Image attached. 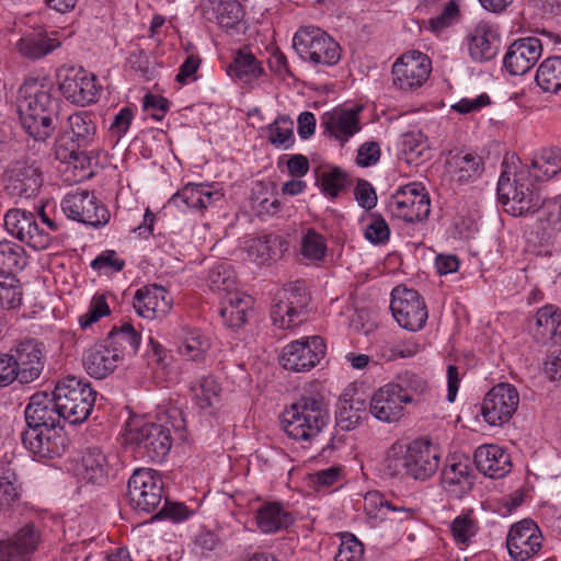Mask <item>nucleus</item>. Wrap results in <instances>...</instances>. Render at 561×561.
Listing matches in <instances>:
<instances>
[{"mask_svg":"<svg viewBox=\"0 0 561 561\" xmlns=\"http://www.w3.org/2000/svg\"><path fill=\"white\" fill-rule=\"evenodd\" d=\"M53 91L44 78H28L19 90L22 125L35 140H46L57 127L59 102Z\"/></svg>","mask_w":561,"mask_h":561,"instance_id":"1","label":"nucleus"},{"mask_svg":"<svg viewBox=\"0 0 561 561\" xmlns=\"http://www.w3.org/2000/svg\"><path fill=\"white\" fill-rule=\"evenodd\" d=\"M330 413L320 396H302L282 414L284 432L295 440H311L328 425Z\"/></svg>","mask_w":561,"mask_h":561,"instance_id":"2","label":"nucleus"},{"mask_svg":"<svg viewBox=\"0 0 561 561\" xmlns=\"http://www.w3.org/2000/svg\"><path fill=\"white\" fill-rule=\"evenodd\" d=\"M125 443L138 457L162 461L172 447L171 428L161 423L134 416L126 423Z\"/></svg>","mask_w":561,"mask_h":561,"instance_id":"3","label":"nucleus"},{"mask_svg":"<svg viewBox=\"0 0 561 561\" xmlns=\"http://www.w3.org/2000/svg\"><path fill=\"white\" fill-rule=\"evenodd\" d=\"M53 394L64 421L71 425L81 424L89 417L96 398L90 382L73 375L58 379Z\"/></svg>","mask_w":561,"mask_h":561,"instance_id":"4","label":"nucleus"},{"mask_svg":"<svg viewBox=\"0 0 561 561\" xmlns=\"http://www.w3.org/2000/svg\"><path fill=\"white\" fill-rule=\"evenodd\" d=\"M293 47L302 60L313 66L331 67L341 59L339 43L316 26L300 27L294 35Z\"/></svg>","mask_w":561,"mask_h":561,"instance_id":"5","label":"nucleus"},{"mask_svg":"<svg viewBox=\"0 0 561 561\" xmlns=\"http://www.w3.org/2000/svg\"><path fill=\"white\" fill-rule=\"evenodd\" d=\"M310 296L305 283L297 280L277 289L272 298L271 319L279 329H290L307 319Z\"/></svg>","mask_w":561,"mask_h":561,"instance_id":"6","label":"nucleus"},{"mask_svg":"<svg viewBox=\"0 0 561 561\" xmlns=\"http://www.w3.org/2000/svg\"><path fill=\"white\" fill-rule=\"evenodd\" d=\"M497 196L506 211L515 217L535 213L542 197L533 178H499Z\"/></svg>","mask_w":561,"mask_h":561,"instance_id":"7","label":"nucleus"},{"mask_svg":"<svg viewBox=\"0 0 561 561\" xmlns=\"http://www.w3.org/2000/svg\"><path fill=\"white\" fill-rule=\"evenodd\" d=\"M127 496L134 511L154 512L163 499V481L160 473L150 468L136 469L128 480Z\"/></svg>","mask_w":561,"mask_h":561,"instance_id":"8","label":"nucleus"},{"mask_svg":"<svg viewBox=\"0 0 561 561\" xmlns=\"http://www.w3.org/2000/svg\"><path fill=\"white\" fill-rule=\"evenodd\" d=\"M60 207L68 219L93 228L105 226L111 217L105 205L88 190L77 188L67 193L60 202Z\"/></svg>","mask_w":561,"mask_h":561,"instance_id":"9","label":"nucleus"},{"mask_svg":"<svg viewBox=\"0 0 561 561\" xmlns=\"http://www.w3.org/2000/svg\"><path fill=\"white\" fill-rule=\"evenodd\" d=\"M391 216L405 222H420L427 219L431 213L428 193L422 183L413 182L397 190L387 205Z\"/></svg>","mask_w":561,"mask_h":561,"instance_id":"10","label":"nucleus"},{"mask_svg":"<svg viewBox=\"0 0 561 561\" xmlns=\"http://www.w3.org/2000/svg\"><path fill=\"white\" fill-rule=\"evenodd\" d=\"M56 79L67 101L85 106L98 100L96 78L82 67L64 65L57 69Z\"/></svg>","mask_w":561,"mask_h":561,"instance_id":"11","label":"nucleus"},{"mask_svg":"<svg viewBox=\"0 0 561 561\" xmlns=\"http://www.w3.org/2000/svg\"><path fill=\"white\" fill-rule=\"evenodd\" d=\"M391 297L390 309L401 328L413 332L424 328L428 313L423 298L415 289L398 286Z\"/></svg>","mask_w":561,"mask_h":561,"instance_id":"12","label":"nucleus"},{"mask_svg":"<svg viewBox=\"0 0 561 561\" xmlns=\"http://www.w3.org/2000/svg\"><path fill=\"white\" fill-rule=\"evenodd\" d=\"M431 71L432 61L425 54L407 51L392 66L393 87L402 92H413L427 81Z\"/></svg>","mask_w":561,"mask_h":561,"instance_id":"13","label":"nucleus"},{"mask_svg":"<svg viewBox=\"0 0 561 561\" xmlns=\"http://www.w3.org/2000/svg\"><path fill=\"white\" fill-rule=\"evenodd\" d=\"M519 403V393L511 383L494 386L484 397L481 414L492 426L502 425L511 420Z\"/></svg>","mask_w":561,"mask_h":561,"instance_id":"14","label":"nucleus"},{"mask_svg":"<svg viewBox=\"0 0 561 561\" xmlns=\"http://www.w3.org/2000/svg\"><path fill=\"white\" fill-rule=\"evenodd\" d=\"M21 439L25 448L39 459L60 457L69 447V438L61 425L26 430Z\"/></svg>","mask_w":561,"mask_h":561,"instance_id":"15","label":"nucleus"},{"mask_svg":"<svg viewBox=\"0 0 561 561\" xmlns=\"http://www.w3.org/2000/svg\"><path fill=\"white\" fill-rule=\"evenodd\" d=\"M325 354L323 339L314 335L288 344L282 354V365L291 371H307L313 368Z\"/></svg>","mask_w":561,"mask_h":561,"instance_id":"16","label":"nucleus"},{"mask_svg":"<svg viewBox=\"0 0 561 561\" xmlns=\"http://www.w3.org/2000/svg\"><path fill=\"white\" fill-rule=\"evenodd\" d=\"M203 16L230 35L244 32V9L238 0H202Z\"/></svg>","mask_w":561,"mask_h":561,"instance_id":"17","label":"nucleus"},{"mask_svg":"<svg viewBox=\"0 0 561 561\" xmlns=\"http://www.w3.org/2000/svg\"><path fill=\"white\" fill-rule=\"evenodd\" d=\"M542 536L531 519H523L510 528L506 547L513 561H527L541 548Z\"/></svg>","mask_w":561,"mask_h":561,"instance_id":"18","label":"nucleus"},{"mask_svg":"<svg viewBox=\"0 0 561 561\" xmlns=\"http://www.w3.org/2000/svg\"><path fill=\"white\" fill-rule=\"evenodd\" d=\"M27 430H41L61 425L64 414L54 394L46 391L34 393L24 410Z\"/></svg>","mask_w":561,"mask_h":561,"instance_id":"19","label":"nucleus"},{"mask_svg":"<svg viewBox=\"0 0 561 561\" xmlns=\"http://www.w3.org/2000/svg\"><path fill=\"white\" fill-rule=\"evenodd\" d=\"M541 54L542 44L539 38H519L508 47L503 64L511 75L523 76L536 65Z\"/></svg>","mask_w":561,"mask_h":561,"instance_id":"20","label":"nucleus"},{"mask_svg":"<svg viewBox=\"0 0 561 561\" xmlns=\"http://www.w3.org/2000/svg\"><path fill=\"white\" fill-rule=\"evenodd\" d=\"M42 541L41 525L34 522L23 524L13 536L0 541V554L30 561Z\"/></svg>","mask_w":561,"mask_h":561,"instance_id":"21","label":"nucleus"},{"mask_svg":"<svg viewBox=\"0 0 561 561\" xmlns=\"http://www.w3.org/2000/svg\"><path fill=\"white\" fill-rule=\"evenodd\" d=\"M21 383H30L37 379L44 368V347L36 340H25L11 348Z\"/></svg>","mask_w":561,"mask_h":561,"instance_id":"22","label":"nucleus"},{"mask_svg":"<svg viewBox=\"0 0 561 561\" xmlns=\"http://www.w3.org/2000/svg\"><path fill=\"white\" fill-rule=\"evenodd\" d=\"M359 111L360 107H336L325 112L321 116V127L324 128V134L333 137L343 146L360 130Z\"/></svg>","mask_w":561,"mask_h":561,"instance_id":"23","label":"nucleus"},{"mask_svg":"<svg viewBox=\"0 0 561 561\" xmlns=\"http://www.w3.org/2000/svg\"><path fill=\"white\" fill-rule=\"evenodd\" d=\"M403 398L407 397L403 394ZM405 404L408 403L402 399V394L389 382L373 394L369 401V412L379 421L392 423L403 416Z\"/></svg>","mask_w":561,"mask_h":561,"instance_id":"24","label":"nucleus"},{"mask_svg":"<svg viewBox=\"0 0 561 561\" xmlns=\"http://www.w3.org/2000/svg\"><path fill=\"white\" fill-rule=\"evenodd\" d=\"M501 38L497 28L489 22H479L469 35V54L477 62L490 61L500 51Z\"/></svg>","mask_w":561,"mask_h":561,"instance_id":"25","label":"nucleus"},{"mask_svg":"<svg viewBox=\"0 0 561 561\" xmlns=\"http://www.w3.org/2000/svg\"><path fill=\"white\" fill-rule=\"evenodd\" d=\"M133 306L140 317L153 320L165 317L172 307V302L168 298V291L162 286L150 285L136 291Z\"/></svg>","mask_w":561,"mask_h":561,"instance_id":"26","label":"nucleus"},{"mask_svg":"<svg viewBox=\"0 0 561 561\" xmlns=\"http://www.w3.org/2000/svg\"><path fill=\"white\" fill-rule=\"evenodd\" d=\"M409 477L425 481L438 469L439 454L430 443L414 440L408 446Z\"/></svg>","mask_w":561,"mask_h":561,"instance_id":"27","label":"nucleus"},{"mask_svg":"<svg viewBox=\"0 0 561 561\" xmlns=\"http://www.w3.org/2000/svg\"><path fill=\"white\" fill-rule=\"evenodd\" d=\"M473 460L477 469L491 479L503 478L512 470L511 455L495 444L479 446Z\"/></svg>","mask_w":561,"mask_h":561,"instance_id":"28","label":"nucleus"},{"mask_svg":"<svg viewBox=\"0 0 561 561\" xmlns=\"http://www.w3.org/2000/svg\"><path fill=\"white\" fill-rule=\"evenodd\" d=\"M22 495L20 482L12 460L4 455L0 459V518L8 517L19 505Z\"/></svg>","mask_w":561,"mask_h":561,"instance_id":"29","label":"nucleus"},{"mask_svg":"<svg viewBox=\"0 0 561 561\" xmlns=\"http://www.w3.org/2000/svg\"><path fill=\"white\" fill-rule=\"evenodd\" d=\"M121 360L116 350H113L105 341L93 345L82 356L87 373L96 379H103L112 374Z\"/></svg>","mask_w":561,"mask_h":561,"instance_id":"30","label":"nucleus"},{"mask_svg":"<svg viewBox=\"0 0 561 561\" xmlns=\"http://www.w3.org/2000/svg\"><path fill=\"white\" fill-rule=\"evenodd\" d=\"M220 316L228 328L239 329L252 312L253 299L239 291L226 294L222 297Z\"/></svg>","mask_w":561,"mask_h":561,"instance_id":"31","label":"nucleus"},{"mask_svg":"<svg viewBox=\"0 0 561 561\" xmlns=\"http://www.w3.org/2000/svg\"><path fill=\"white\" fill-rule=\"evenodd\" d=\"M444 489L455 497H462L473 486V477L468 461H453L442 471Z\"/></svg>","mask_w":561,"mask_h":561,"instance_id":"32","label":"nucleus"},{"mask_svg":"<svg viewBox=\"0 0 561 561\" xmlns=\"http://www.w3.org/2000/svg\"><path fill=\"white\" fill-rule=\"evenodd\" d=\"M256 526L264 534L277 533L294 524L293 514L279 502H267L256 512Z\"/></svg>","mask_w":561,"mask_h":561,"instance_id":"33","label":"nucleus"},{"mask_svg":"<svg viewBox=\"0 0 561 561\" xmlns=\"http://www.w3.org/2000/svg\"><path fill=\"white\" fill-rule=\"evenodd\" d=\"M534 337L540 343L556 342L561 337V310L554 306L540 308L531 327Z\"/></svg>","mask_w":561,"mask_h":561,"instance_id":"34","label":"nucleus"},{"mask_svg":"<svg viewBox=\"0 0 561 561\" xmlns=\"http://www.w3.org/2000/svg\"><path fill=\"white\" fill-rule=\"evenodd\" d=\"M110 465L106 455L98 447L88 448L81 458L79 474L82 480L92 484L107 481Z\"/></svg>","mask_w":561,"mask_h":561,"instance_id":"35","label":"nucleus"},{"mask_svg":"<svg viewBox=\"0 0 561 561\" xmlns=\"http://www.w3.org/2000/svg\"><path fill=\"white\" fill-rule=\"evenodd\" d=\"M67 123V131L71 135V147L87 148L94 141L96 124L93 113L88 111L76 112L68 117Z\"/></svg>","mask_w":561,"mask_h":561,"instance_id":"36","label":"nucleus"},{"mask_svg":"<svg viewBox=\"0 0 561 561\" xmlns=\"http://www.w3.org/2000/svg\"><path fill=\"white\" fill-rule=\"evenodd\" d=\"M227 73L233 80L248 84L262 77L264 68L250 50L239 49L227 67Z\"/></svg>","mask_w":561,"mask_h":561,"instance_id":"37","label":"nucleus"},{"mask_svg":"<svg viewBox=\"0 0 561 561\" xmlns=\"http://www.w3.org/2000/svg\"><path fill=\"white\" fill-rule=\"evenodd\" d=\"M224 194L214 185L187 183L173 198L182 201L191 208L204 209L222 198Z\"/></svg>","mask_w":561,"mask_h":561,"instance_id":"38","label":"nucleus"},{"mask_svg":"<svg viewBox=\"0 0 561 561\" xmlns=\"http://www.w3.org/2000/svg\"><path fill=\"white\" fill-rule=\"evenodd\" d=\"M287 242L279 236L267 234L251 241L248 252L259 263H267L280 259L287 251Z\"/></svg>","mask_w":561,"mask_h":561,"instance_id":"39","label":"nucleus"},{"mask_svg":"<svg viewBox=\"0 0 561 561\" xmlns=\"http://www.w3.org/2000/svg\"><path fill=\"white\" fill-rule=\"evenodd\" d=\"M140 334L130 323H124L121 328H114L104 340L113 350H116L118 357L135 355L140 345Z\"/></svg>","mask_w":561,"mask_h":561,"instance_id":"40","label":"nucleus"},{"mask_svg":"<svg viewBox=\"0 0 561 561\" xmlns=\"http://www.w3.org/2000/svg\"><path fill=\"white\" fill-rule=\"evenodd\" d=\"M210 339L198 329H183L179 353L191 360H203L210 348Z\"/></svg>","mask_w":561,"mask_h":561,"instance_id":"41","label":"nucleus"},{"mask_svg":"<svg viewBox=\"0 0 561 561\" xmlns=\"http://www.w3.org/2000/svg\"><path fill=\"white\" fill-rule=\"evenodd\" d=\"M59 46L57 39L50 38L43 33H31L24 35L16 43L19 53L30 59H38Z\"/></svg>","mask_w":561,"mask_h":561,"instance_id":"42","label":"nucleus"},{"mask_svg":"<svg viewBox=\"0 0 561 561\" xmlns=\"http://www.w3.org/2000/svg\"><path fill=\"white\" fill-rule=\"evenodd\" d=\"M535 80L542 91L558 93L561 90V56L546 58L539 65Z\"/></svg>","mask_w":561,"mask_h":561,"instance_id":"43","label":"nucleus"},{"mask_svg":"<svg viewBox=\"0 0 561 561\" xmlns=\"http://www.w3.org/2000/svg\"><path fill=\"white\" fill-rule=\"evenodd\" d=\"M428 142L426 136L420 131H409L402 135L400 160L408 164L419 163L428 154Z\"/></svg>","mask_w":561,"mask_h":561,"instance_id":"44","label":"nucleus"},{"mask_svg":"<svg viewBox=\"0 0 561 561\" xmlns=\"http://www.w3.org/2000/svg\"><path fill=\"white\" fill-rule=\"evenodd\" d=\"M25 265V251L21 245L7 240L0 241V274H14Z\"/></svg>","mask_w":561,"mask_h":561,"instance_id":"45","label":"nucleus"},{"mask_svg":"<svg viewBox=\"0 0 561 561\" xmlns=\"http://www.w3.org/2000/svg\"><path fill=\"white\" fill-rule=\"evenodd\" d=\"M23 289L14 274H0V309L11 310L21 306Z\"/></svg>","mask_w":561,"mask_h":561,"instance_id":"46","label":"nucleus"},{"mask_svg":"<svg viewBox=\"0 0 561 561\" xmlns=\"http://www.w3.org/2000/svg\"><path fill=\"white\" fill-rule=\"evenodd\" d=\"M192 391L196 404L207 409L219 402L221 388L213 376H203L192 386Z\"/></svg>","mask_w":561,"mask_h":561,"instance_id":"47","label":"nucleus"},{"mask_svg":"<svg viewBox=\"0 0 561 561\" xmlns=\"http://www.w3.org/2000/svg\"><path fill=\"white\" fill-rule=\"evenodd\" d=\"M56 159L65 167L59 169L62 173H76L77 171L85 172L91 165V159L77 147L70 149L57 146L55 151Z\"/></svg>","mask_w":561,"mask_h":561,"instance_id":"48","label":"nucleus"},{"mask_svg":"<svg viewBox=\"0 0 561 561\" xmlns=\"http://www.w3.org/2000/svg\"><path fill=\"white\" fill-rule=\"evenodd\" d=\"M390 385L394 386L400 394L407 397L402 398L407 403L413 402L414 396L424 394L428 390L427 382L411 371L399 374L396 380L390 382Z\"/></svg>","mask_w":561,"mask_h":561,"instance_id":"49","label":"nucleus"},{"mask_svg":"<svg viewBox=\"0 0 561 561\" xmlns=\"http://www.w3.org/2000/svg\"><path fill=\"white\" fill-rule=\"evenodd\" d=\"M294 123L287 116H278L273 123L267 126L268 140L277 147L288 149L295 142L293 131Z\"/></svg>","mask_w":561,"mask_h":561,"instance_id":"50","label":"nucleus"},{"mask_svg":"<svg viewBox=\"0 0 561 561\" xmlns=\"http://www.w3.org/2000/svg\"><path fill=\"white\" fill-rule=\"evenodd\" d=\"M236 285V275L229 264L221 263L209 271L208 286L211 290L234 293Z\"/></svg>","mask_w":561,"mask_h":561,"instance_id":"51","label":"nucleus"},{"mask_svg":"<svg viewBox=\"0 0 561 561\" xmlns=\"http://www.w3.org/2000/svg\"><path fill=\"white\" fill-rule=\"evenodd\" d=\"M542 218L540 219L541 227L548 238L553 233L561 231V196L543 202Z\"/></svg>","mask_w":561,"mask_h":561,"instance_id":"52","label":"nucleus"},{"mask_svg":"<svg viewBox=\"0 0 561 561\" xmlns=\"http://www.w3.org/2000/svg\"><path fill=\"white\" fill-rule=\"evenodd\" d=\"M390 507V501L378 491H369L364 497V511L367 517L375 523H380L387 518V508Z\"/></svg>","mask_w":561,"mask_h":561,"instance_id":"53","label":"nucleus"},{"mask_svg":"<svg viewBox=\"0 0 561 561\" xmlns=\"http://www.w3.org/2000/svg\"><path fill=\"white\" fill-rule=\"evenodd\" d=\"M41 186V178H9L5 191L10 196L30 198L37 194Z\"/></svg>","mask_w":561,"mask_h":561,"instance_id":"54","label":"nucleus"},{"mask_svg":"<svg viewBox=\"0 0 561 561\" xmlns=\"http://www.w3.org/2000/svg\"><path fill=\"white\" fill-rule=\"evenodd\" d=\"M531 167L543 175H558L561 172V150L554 148L545 149L533 161Z\"/></svg>","mask_w":561,"mask_h":561,"instance_id":"55","label":"nucleus"},{"mask_svg":"<svg viewBox=\"0 0 561 561\" xmlns=\"http://www.w3.org/2000/svg\"><path fill=\"white\" fill-rule=\"evenodd\" d=\"M32 211L16 208L10 209L4 216V226L11 234L21 240L23 238L24 231L26 230V227L32 225Z\"/></svg>","mask_w":561,"mask_h":561,"instance_id":"56","label":"nucleus"},{"mask_svg":"<svg viewBox=\"0 0 561 561\" xmlns=\"http://www.w3.org/2000/svg\"><path fill=\"white\" fill-rule=\"evenodd\" d=\"M327 245L323 237L310 229L304 236L301 241V253L311 260H321L325 254Z\"/></svg>","mask_w":561,"mask_h":561,"instance_id":"57","label":"nucleus"},{"mask_svg":"<svg viewBox=\"0 0 561 561\" xmlns=\"http://www.w3.org/2000/svg\"><path fill=\"white\" fill-rule=\"evenodd\" d=\"M362 417L363 416L352 408V404L347 402L346 396L340 399L337 410L335 412V420L341 430L351 431L355 428Z\"/></svg>","mask_w":561,"mask_h":561,"instance_id":"58","label":"nucleus"},{"mask_svg":"<svg viewBox=\"0 0 561 561\" xmlns=\"http://www.w3.org/2000/svg\"><path fill=\"white\" fill-rule=\"evenodd\" d=\"M192 515V511L184 503L170 501L164 497L162 507L156 512L154 519H170L174 523L186 520Z\"/></svg>","mask_w":561,"mask_h":561,"instance_id":"59","label":"nucleus"},{"mask_svg":"<svg viewBox=\"0 0 561 561\" xmlns=\"http://www.w3.org/2000/svg\"><path fill=\"white\" fill-rule=\"evenodd\" d=\"M124 266L125 261L118 257L114 250L103 251L91 262V267L99 273H117Z\"/></svg>","mask_w":561,"mask_h":561,"instance_id":"60","label":"nucleus"},{"mask_svg":"<svg viewBox=\"0 0 561 561\" xmlns=\"http://www.w3.org/2000/svg\"><path fill=\"white\" fill-rule=\"evenodd\" d=\"M31 221L32 225H28L26 227V230L24 231L21 241L25 242L34 250L47 249L51 241L49 233L46 232L44 229L39 228L34 215L32 216Z\"/></svg>","mask_w":561,"mask_h":561,"instance_id":"61","label":"nucleus"},{"mask_svg":"<svg viewBox=\"0 0 561 561\" xmlns=\"http://www.w3.org/2000/svg\"><path fill=\"white\" fill-rule=\"evenodd\" d=\"M110 314V307L104 296H94L89 310L80 316L79 323L82 329L91 327L98 322L102 317Z\"/></svg>","mask_w":561,"mask_h":561,"instance_id":"62","label":"nucleus"},{"mask_svg":"<svg viewBox=\"0 0 561 561\" xmlns=\"http://www.w3.org/2000/svg\"><path fill=\"white\" fill-rule=\"evenodd\" d=\"M364 552L363 543L350 535L344 537L341 541L339 551L336 552L335 561H359Z\"/></svg>","mask_w":561,"mask_h":561,"instance_id":"63","label":"nucleus"},{"mask_svg":"<svg viewBox=\"0 0 561 561\" xmlns=\"http://www.w3.org/2000/svg\"><path fill=\"white\" fill-rule=\"evenodd\" d=\"M478 527L469 516H458L451 523V533L458 543H466L477 534Z\"/></svg>","mask_w":561,"mask_h":561,"instance_id":"64","label":"nucleus"}]
</instances>
